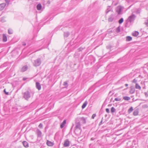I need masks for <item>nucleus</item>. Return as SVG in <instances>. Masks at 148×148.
Returning <instances> with one entry per match:
<instances>
[{"mask_svg": "<svg viewBox=\"0 0 148 148\" xmlns=\"http://www.w3.org/2000/svg\"><path fill=\"white\" fill-rule=\"evenodd\" d=\"M110 7H109L107 9V10L106 11V13H108V12H110Z\"/></svg>", "mask_w": 148, "mask_h": 148, "instance_id": "nucleus-34", "label": "nucleus"}, {"mask_svg": "<svg viewBox=\"0 0 148 148\" xmlns=\"http://www.w3.org/2000/svg\"><path fill=\"white\" fill-rule=\"evenodd\" d=\"M147 148H148V146H147Z\"/></svg>", "mask_w": 148, "mask_h": 148, "instance_id": "nucleus-52", "label": "nucleus"}, {"mask_svg": "<svg viewBox=\"0 0 148 148\" xmlns=\"http://www.w3.org/2000/svg\"><path fill=\"white\" fill-rule=\"evenodd\" d=\"M135 88L136 89H139V90H140L141 89V87L137 83H136V84Z\"/></svg>", "mask_w": 148, "mask_h": 148, "instance_id": "nucleus-20", "label": "nucleus"}, {"mask_svg": "<svg viewBox=\"0 0 148 148\" xmlns=\"http://www.w3.org/2000/svg\"><path fill=\"white\" fill-rule=\"evenodd\" d=\"M36 133L38 137H41L42 135V132L39 129L36 130Z\"/></svg>", "mask_w": 148, "mask_h": 148, "instance_id": "nucleus-11", "label": "nucleus"}, {"mask_svg": "<svg viewBox=\"0 0 148 148\" xmlns=\"http://www.w3.org/2000/svg\"><path fill=\"white\" fill-rule=\"evenodd\" d=\"M22 44L23 46H25L26 45V44L25 42H23L22 43Z\"/></svg>", "mask_w": 148, "mask_h": 148, "instance_id": "nucleus-45", "label": "nucleus"}, {"mask_svg": "<svg viewBox=\"0 0 148 148\" xmlns=\"http://www.w3.org/2000/svg\"><path fill=\"white\" fill-rule=\"evenodd\" d=\"M135 90L134 89H131L130 91V94H133V93H134L135 92Z\"/></svg>", "mask_w": 148, "mask_h": 148, "instance_id": "nucleus-27", "label": "nucleus"}, {"mask_svg": "<svg viewBox=\"0 0 148 148\" xmlns=\"http://www.w3.org/2000/svg\"><path fill=\"white\" fill-rule=\"evenodd\" d=\"M86 119L83 117H82L77 118L76 119L77 121L80 123L81 124H85L86 123Z\"/></svg>", "mask_w": 148, "mask_h": 148, "instance_id": "nucleus-3", "label": "nucleus"}, {"mask_svg": "<svg viewBox=\"0 0 148 148\" xmlns=\"http://www.w3.org/2000/svg\"><path fill=\"white\" fill-rule=\"evenodd\" d=\"M144 94L145 95V96L146 97H148V93L147 92H144Z\"/></svg>", "mask_w": 148, "mask_h": 148, "instance_id": "nucleus-41", "label": "nucleus"}, {"mask_svg": "<svg viewBox=\"0 0 148 148\" xmlns=\"http://www.w3.org/2000/svg\"><path fill=\"white\" fill-rule=\"evenodd\" d=\"M38 127L40 128H42V124L41 123H40L38 125Z\"/></svg>", "mask_w": 148, "mask_h": 148, "instance_id": "nucleus-38", "label": "nucleus"}, {"mask_svg": "<svg viewBox=\"0 0 148 148\" xmlns=\"http://www.w3.org/2000/svg\"><path fill=\"white\" fill-rule=\"evenodd\" d=\"M140 10L139 9H137L136 13L137 14H139L140 13Z\"/></svg>", "mask_w": 148, "mask_h": 148, "instance_id": "nucleus-35", "label": "nucleus"}, {"mask_svg": "<svg viewBox=\"0 0 148 148\" xmlns=\"http://www.w3.org/2000/svg\"><path fill=\"white\" fill-rule=\"evenodd\" d=\"M69 142L68 140L65 141L64 143V145L65 147H67L69 146Z\"/></svg>", "mask_w": 148, "mask_h": 148, "instance_id": "nucleus-13", "label": "nucleus"}, {"mask_svg": "<svg viewBox=\"0 0 148 148\" xmlns=\"http://www.w3.org/2000/svg\"><path fill=\"white\" fill-rule=\"evenodd\" d=\"M3 92L5 93V94L7 95H9V93L8 92H6V89H4L3 90Z\"/></svg>", "mask_w": 148, "mask_h": 148, "instance_id": "nucleus-30", "label": "nucleus"}, {"mask_svg": "<svg viewBox=\"0 0 148 148\" xmlns=\"http://www.w3.org/2000/svg\"><path fill=\"white\" fill-rule=\"evenodd\" d=\"M138 114V111L137 110H134L133 112V115L135 116H137Z\"/></svg>", "mask_w": 148, "mask_h": 148, "instance_id": "nucleus-19", "label": "nucleus"}, {"mask_svg": "<svg viewBox=\"0 0 148 148\" xmlns=\"http://www.w3.org/2000/svg\"><path fill=\"white\" fill-rule=\"evenodd\" d=\"M139 34V32L137 31H135L132 33V35L135 37L137 36Z\"/></svg>", "mask_w": 148, "mask_h": 148, "instance_id": "nucleus-15", "label": "nucleus"}, {"mask_svg": "<svg viewBox=\"0 0 148 148\" xmlns=\"http://www.w3.org/2000/svg\"><path fill=\"white\" fill-rule=\"evenodd\" d=\"M137 82V80L136 79H134L132 81V82L134 83H136Z\"/></svg>", "mask_w": 148, "mask_h": 148, "instance_id": "nucleus-43", "label": "nucleus"}, {"mask_svg": "<svg viewBox=\"0 0 148 148\" xmlns=\"http://www.w3.org/2000/svg\"><path fill=\"white\" fill-rule=\"evenodd\" d=\"M66 123V120H64L63 122L61 123L60 125V127L61 128H63L65 126V124Z\"/></svg>", "mask_w": 148, "mask_h": 148, "instance_id": "nucleus-12", "label": "nucleus"}, {"mask_svg": "<svg viewBox=\"0 0 148 148\" xmlns=\"http://www.w3.org/2000/svg\"><path fill=\"white\" fill-rule=\"evenodd\" d=\"M125 86H128V84H125Z\"/></svg>", "mask_w": 148, "mask_h": 148, "instance_id": "nucleus-48", "label": "nucleus"}, {"mask_svg": "<svg viewBox=\"0 0 148 148\" xmlns=\"http://www.w3.org/2000/svg\"><path fill=\"white\" fill-rule=\"evenodd\" d=\"M145 24L146 26L148 27V21L147 22H145Z\"/></svg>", "mask_w": 148, "mask_h": 148, "instance_id": "nucleus-47", "label": "nucleus"}, {"mask_svg": "<svg viewBox=\"0 0 148 148\" xmlns=\"http://www.w3.org/2000/svg\"><path fill=\"white\" fill-rule=\"evenodd\" d=\"M123 19L121 18L119 21V23L120 24H121L123 22Z\"/></svg>", "mask_w": 148, "mask_h": 148, "instance_id": "nucleus-29", "label": "nucleus"}, {"mask_svg": "<svg viewBox=\"0 0 148 148\" xmlns=\"http://www.w3.org/2000/svg\"><path fill=\"white\" fill-rule=\"evenodd\" d=\"M36 8L38 10H41L42 8V5L40 3L38 4L36 6Z\"/></svg>", "mask_w": 148, "mask_h": 148, "instance_id": "nucleus-17", "label": "nucleus"}, {"mask_svg": "<svg viewBox=\"0 0 148 148\" xmlns=\"http://www.w3.org/2000/svg\"><path fill=\"white\" fill-rule=\"evenodd\" d=\"M121 99L119 98H116L114 99V100L116 101H121Z\"/></svg>", "mask_w": 148, "mask_h": 148, "instance_id": "nucleus-36", "label": "nucleus"}, {"mask_svg": "<svg viewBox=\"0 0 148 148\" xmlns=\"http://www.w3.org/2000/svg\"><path fill=\"white\" fill-rule=\"evenodd\" d=\"M115 109L114 107H112L111 109V112L112 113L114 112L115 111Z\"/></svg>", "mask_w": 148, "mask_h": 148, "instance_id": "nucleus-28", "label": "nucleus"}, {"mask_svg": "<svg viewBox=\"0 0 148 148\" xmlns=\"http://www.w3.org/2000/svg\"><path fill=\"white\" fill-rule=\"evenodd\" d=\"M41 62L40 59L38 58L34 61L33 63V65L35 66H38L40 64Z\"/></svg>", "mask_w": 148, "mask_h": 148, "instance_id": "nucleus-4", "label": "nucleus"}, {"mask_svg": "<svg viewBox=\"0 0 148 148\" xmlns=\"http://www.w3.org/2000/svg\"><path fill=\"white\" fill-rule=\"evenodd\" d=\"M76 126L75 127V129L74 130L75 133L77 135H79L81 132V124L80 123L77 121L75 120Z\"/></svg>", "mask_w": 148, "mask_h": 148, "instance_id": "nucleus-1", "label": "nucleus"}, {"mask_svg": "<svg viewBox=\"0 0 148 148\" xmlns=\"http://www.w3.org/2000/svg\"><path fill=\"white\" fill-rule=\"evenodd\" d=\"M132 39V38L131 36H127L126 37V40L127 41H130Z\"/></svg>", "mask_w": 148, "mask_h": 148, "instance_id": "nucleus-24", "label": "nucleus"}, {"mask_svg": "<svg viewBox=\"0 0 148 148\" xmlns=\"http://www.w3.org/2000/svg\"><path fill=\"white\" fill-rule=\"evenodd\" d=\"M123 99L125 100L128 101L130 99V98L127 96H125L123 97Z\"/></svg>", "mask_w": 148, "mask_h": 148, "instance_id": "nucleus-22", "label": "nucleus"}, {"mask_svg": "<svg viewBox=\"0 0 148 148\" xmlns=\"http://www.w3.org/2000/svg\"><path fill=\"white\" fill-rule=\"evenodd\" d=\"M84 49V48H83L82 47H80L78 49V51L79 52H80L82 51Z\"/></svg>", "mask_w": 148, "mask_h": 148, "instance_id": "nucleus-32", "label": "nucleus"}, {"mask_svg": "<svg viewBox=\"0 0 148 148\" xmlns=\"http://www.w3.org/2000/svg\"><path fill=\"white\" fill-rule=\"evenodd\" d=\"M96 116V114H93L92 116V119H94L95 117Z\"/></svg>", "mask_w": 148, "mask_h": 148, "instance_id": "nucleus-40", "label": "nucleus"}, {"mask_svg": "<svg viewBox=\"0 0 148 148\" xmlns=\"http://www.w3.org/2000/svg\"><path fill=\"white\" fill-rule=\"evenodd\" d=\"M88 51H87L86 52H85L84 53V54H86V53H87Z\"/></svg>", "mask_w": 148, "mask_h": 148, "instance_id": "nucleus-50", "label": "nucleus"}, {"mask_svg": "<svg viewBox=\"0 0 148 148\" xmlns=\"http://www.w3.org/2000/svg\"><path fill=\"white\" fill-rule=\"evenodd\" d=\"M46 144L48 146H52L53 145V143L49 141L48 140H47Z\"/></svg>", "mask_w": 148, "mask_h": 148, "instance_id": "nucleus-9", "label": "nucleus"}, {"mask_svg": "<svg viewBox=\"0 0 148 148\" xmlns=\"http://www.w3.org/2000/svg\"><path fill=\"white\" fill-rule=\"evenodd\" d=\"M3 40L4 42H6L7 40V38L5 34L3 35Z\"/></svg>", "mask_w": 148, "mask_h": 148, "instance_id": "nucleus-16", "label": "nucleus"}, {"mask_svg": "<svg viewBox=\"0 0 148 148\" xmlns=\"http://www.w3.org/2000/svg\"><path fill=\"white\" fill-rule=\"evenodd\" d=\"M22 144L23 145L26 147H29V145L28 143L26 141H23V142Z\"/></svg>", "mask_w": 148, "mask_h": 148, "instance_id": "nucleus-14", "label": "nucleus"}, {"mask_svg": "<svg viewBox=\"0 0 148 148\" xmlns=\"http://www.w3.org/2000/svg\"><path fill=\"white\" fill-rule=\"evenodd\" d=\"M133 110V108L132 107H131L128 110V112L129 114L131 113Z\"/></svg>", "mask_w": 148, "mask_h": 148, "instance_id": "nucleus-25", "label": "nucleus"}, {"mask_svg": "<svg viewBox=\"0 0 148 148\" xmlns=\"http://www.w3.org/2000/svg\"><path fill=\"white\" fill-rule=\"evenodd\" d=\"M80 54V53H79L76 52L74 54V56L75 58H78L79 57Z\"/></svg>", "mask_w": 148, "mask_h": 148, "instance_id": "nucleus-23", "label": "nucleus"}, {"mask_svg": "<svg viewBox=\"0 0 148 148\" xmlns=\"http://www.w3.org/2000/svg\"><path fill=\"white\" fill-rule=\"evenodd\" d=\"M27 79V78L24 77H23V80H24V81H25V80Z\"/></svg>", "mask_w": 148, "mask_h": 148, "instance_id": "nucleus-46", "label": "nucleus"}, {"mask_svg": "<svg viewBox=\"0 0 148 148\" xmlns=\"http://www.w3.org/2000/svg\"><path fill=\"white\" fill-rule=\"evenodd\" d=\"M106 111L108 113H110V110L108 108H106Z\"/></svg>", "mask_w": 148, "mask_h": 148, "instance_id": "nucleus-39", "label": "nucleus"}, {"mask_svg": "<svg viewBox=\"0 0 148 148\" xmlns=\"http://www.w3.org/2000/svg\"><path fill=\"white\" fill-rule=\"evenodd\" d=\"M103 118H102V119H101V122H100V123L99 124V125H101L102 124V121H103Z\"/></svg>", "mask_w": 148, "mask_h": 148, "instance_id": "nucleus-42", "label": "nucleus"}, {"mask_svg": "<svg viewBox=\"0 0 148 148\" xmlns=\"http://www.w3.org/2000/svg\"><path fill=\"white\" fill-rule=\"evenodd\" d=\"M63 85L66 86V87H67L68 86L67 82H64L63 84Z\"/></svg>", "mask_w": 148, "mask_h": 148, "instance_id": "nucleus-37", "label": "nucleus"}, {"mask_svg": "<svg viewBox=\"0 0 148 148\" xmlns=\"http://www.w3.org/2000/svg\"><path fill=\"white\" fill-rule=\"evenodd\" d=\"M91 140H94V139L93 138H91Z\"/></svg>", "mask_w": 148, "mask_h": 148, "instance_id": "nucleus-49", "label": "nucleus"}, {"mask_svg": "<svg viewBox=\"0 0 148 148\" xmlns=\"http://www.w3.org/2000/svg\"><path fill=\"white\" fill-rule=\"evenodd\" d=\"M136 18V16L134 14H132L129 16L127 20L130 22L131 23L134 21Z\"/></svg>", "mask_w": 148, "mask_h": 148, "instance_id": "nucleus-5", "label": "nucleus"}, {"mask_svg": "<svg viewBox=\"0 0 148 148\" xmlns=\"http://www.w3.org/2000/svg\"><path fill=\"white\" fill-rule=\"evenodd\" d=\"M6 6V4L5 3H3L0 4V10L1 11Z\"/></svg>", "mask_w": 148, "mask_h": 148, "instance_id": "nucleus-10", "label": "nucleus"}, {"mask_svg": "<svg viewBox=\"0 0 148 148\" xmlns=\"http://www.w3.org/2000/svg\"><path fill=\"white\" fill-rule=\"evenodd\" d=\"M36 87L38 90H40L41 89V86L39 82L36 83Z\"/></svg>", "mask_w": 148, "mask_h": 148, "instance_id": "nucleus-7", "label": "nucleus"}, {"mask_svg": "<svg viewBox=\"0 0 148 148\" xmlns=\"http://www.w3.org/2000/svg\"><path fill=\"white\" fill-rule=\"evenodd\" d=\"M31 92L28 91H27L24 92L23 97L26 100H28L31 97Z\"/></svg>", "mask_w": 148, "mask_h": 148, "instance_id": "nucleus-2", "label": "nucleus"}, {"mask_svg": "<svg viewBox=\"0 0 148 148\" xmlns=\"http://www.w3.org/2000/svg\"><path fill=\"white\" fill-rule=\"evenodd\" d=\"M122 10L121 6H118L116 9V11L118 14H120Z\"/></svg>", "mask_w": 148, "mask_h": 148, "instance_id": "nucleus-6", "label": "nucleus"}, {"mask_svg": "<svg viewBox=\"0 0 148 148\" xmlns=\"http://www.w3.org/2000/svg\"><path fill=\"white\" fill-rule=\"evenodd\" d=\"M77 132H79V131H77Z\"/></svg>", "mask_w": 148, "mask_h": 148, "instance_id": "nucleus-51", "label": "nucleus"}, {"mask_svg": "<svg viewBox=\"0 0 148 148\" xmlns=\"http://www.w3.org/2000/svg\"><path fill=\"white\" fill-rule=\"evenodd\" d=\"M114 19V18L112 16H110L108 18V21L109 22H112L113 21Z\"/></svg>", "mask_w": 148, "mask_h": 148, "instance_id": "nucleus-18", "label": "nucleus"}, {"mask_svg": "<svg viewBox=\"0 0 148 148\" xmlns=\"http://www.w3.org/2000/svg\"><path fill=\"white\" fill-rule=\"evenodd\" d=\"M8 34H12L13 32H12V29H9L8 30Z\"/></svg>", "mask_w": 148, "mask_h": 148, "instance_id": "nucleus-31", "label": "nucleus"}, {"mask_svg": "<svg viewBox=\"0 0 148 148\" xmlns=\"http://www.w3.org/2000/svg\"><path fill=\"white\" fill-rule=\"evenodd\" d=\"M5 2L8 3V4L10 2V0H5Z\"/></svg>", "mask_w": 148, "mask_h": 148, "instance_id": "nucleus-44", "label": "nucleus"}, {"mask_svg": "<svg viewBox=\"0 0 148 148\" xmlns=\"http://www.w3.org/2000/svg\"><path fill=\"white\" fill-rule=\"evenodd\" d=\"M69 35V32H66L64 33V36L65 37H67Z\"/></svg>", "mask_w": 148, "mask_h": 148, "instance_id": "nucleus-26", "label": "nucleus"}, {"mask_svg": "<svg viewBox=\"0 0 148 148\" xmlns=\"http://www.w3.org/2000/svg\"><path fill=\"white\" fill-rule=\"evenodd\" d=\"M120 31V29L119 27H118L116 28V32H119Z\"/></svg>", "mask_w": 148, "mask_h": 148, "instance_id": "nucleus-33", "label": "nucleus"}, {"mask_svg": "<svg viewBox=\"0 0 148 148\" xmlns=\"http://www.w3.org/2000/svg\"><path fill=\"white\" fill-rule=\"evenodd\" d=\"M87 101H85L82 105V109L84 108L87 105Z\"/></svg>", "mask_w": 148, "mask_h": 148, "instance_id": "nucleus-21", "label": "nucleus"}, {"mask_svg": "<svg viewBox=\"0 0 148 148\" xmlns=\"http://www.w3.org/2000/svg\"><path fill=\"white\" fill-rule=\"evenodd\" d=\"M28 67L27 66L25 65L23 66L21 69V71L22 72L26 71Z\"/></svg>", "mask_w": 148, "mask_h": 148, "instance_id": "nucleus-8", "label": "nucleus"}]
</instances>
